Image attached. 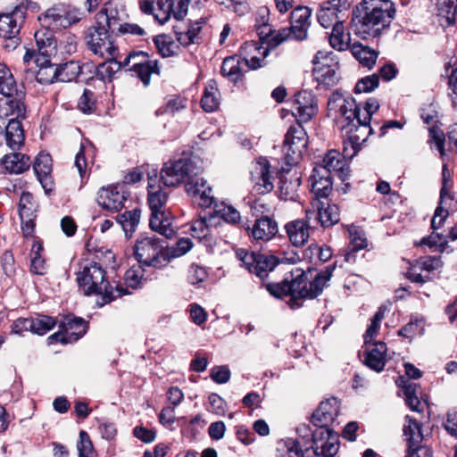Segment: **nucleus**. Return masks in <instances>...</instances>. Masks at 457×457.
Segmentation results:
<instances>
[{
    "label": "nucleus",
    "instance_id": "37",
    "mask_svg": "<svg viewBox=\"0 0 457 457\" xmlns=\"http://www.w3.org/2000/svg\"><path fill=\"white\" fill-rule=\"evenodd\" d=\"M2 163L4 169L10 173H22L30 166V159L21 153H14L5 154L3 157Z\"/></svg>",
    "mask_w": 457,
    "mask_h": 457
},
{
    "label": "nucleus",
    "instance_id": "10",
    "mask_svg": "<svg viewBox=\"0 0 457 457\" xmlns=\"http://www.w3.org/2000/svg\"><path fill=\"white\" fill-rule=\"evenodd\" d=\"M236 255L250 273L261 278L267 277L268 273L278 264L277 258L273 255L249 252L243 248L237 249Z\"/></svg>",
    "mask_w": 457,
    "mask_h": 457
},
{
    "label": "nucleus",
    "instance_id": "64",
    "mask_svg": "<svg viewBox=\"0 0 457 457\" xmlns=\"http://www.w3.org/2000/svg\"><path fill=\"white\" fill-rule=\"evenodd\" d=\"M79 457H92L94 453L93 445L86 431H80L79 441L77 445Z\"/></svg>",
    "mask_w": 457,
    "mask_h": 457
},
{
    "label": "nucleus",
    "instance_id": "36",
    "mask_svg": "<svg viewBox=\"0 0 457 457\" xmlns=\"http://www.w3.org/2000/svg\"><path fill=\"white\" fill-rule=\"evenodd\" d=\"M300 185L301 179L296 173L282 177L278 187L279 198L284 201H295Z\"/></svg>",
    "mask_w": 457,
    "mask_h": 457
},
{
    "label": "nucleus",
    "instance_id": "4",
    "mask_svg": "<svg viewBox=\"0 0 457 457\" xmlns=\"http://www.w3.org/2000/svg\"><path fill=\"white\" fill-rule=\"evenodd\" d=\"M168 195L159 187L148 184V205L151 210L149 225L152 230L159 233L166 238H171L175 235V229L169 215L163 210Z\"/></svg>",
    "mask_w": 457,
    "mask_h": 457
},
{
    "label": "nucleus",
    "instance_id": "27",
    "mask_svg": "<svg viewBox=\"0 0 457 457\" xmlns=\"http://www.w3.org/2000/svg\"><path fill=\"white\" fill-rule=\"evenodd\" d=\"M387 347L382 341L366 345L365 364L371 370L380 372L386 362Z\"/></svg>",
    "mask_w": 457,
    "mask_h": 457
},
{
    "label": "nucleus",
    "instance_id": "46",
    "mask_svg": "<svg viewBox=\"0 0 457 457\" xmlns=\"http://www.w3.org/2000/svg\"><path fill=\"white\" fill-rule=\"evenodd\" d=\"M339 449L337 436L333 433L331 428H328V434L324 439L319 443V455L323 457H334Z\"/></svg>",
    "mask_w": 457,
    "mask_h": 457
},
{
    "label": "nucleus",
    "instance_id": "34",
    "mask_svg": "<svg viewBox=\"0 0 457 457\" xmlns=\"http://www.w3.org/2000/svg\"><path fill=\"white\" fill-rule=\"evenodd\" d=\"M50 57H37L35 61L38 67L36 79L40 84H52L57 80L58 66L52 64Z\"/></svg>",
    "mask_w": 457,
    "mask_h": 457
},
{
    "label": "nucleus",
    "instance_id": "14",
    "mask_svg": "<svg viewBox=\"0 0 457 457\" xmlns=\"http://www.w3.org/2000/svg\"><path fill=\"white\" fill-rule=\"evenodd\" d=\"M328 108L330 112L338 113L345 120L358 122V104L352 96H345L339 92H333L328 101Z\"/></svg>",
    "mask_w": 457,
    "mask_h": 457
},
{
    "label": "nucleus",
    "instance_id": "30",
    "mask_svg": "<svg viewBox=\"0 0 457 457\" xmlns=\"http://www.w3.org/2000/svg\"><path fill=\"white\" fill-rule=\"evenodd\" d=\"M55 30L43 27L35 33V40L41 57H50L56 54L57 42L54 36Z\"/></svg>",
    "mask_w": 457,
    "mask_h": 457
},
{
    "label": "nucleus",
    "instance_id": "52",
    "mask_svg": "<svg viewBox=\"0 0 457 457\" xmlns=\"http://www.w3.org/2000/svg\"><path fill=\"white\" fill-rule=\"evenodd\" d=\"M56 323L53 317L38 314L31 318L32 333L43 336L53 329Z\"/></svg>",
    "mask_w": 457,
    "mask_h": 457
},
{
    "label": "nucleus",
    "instance_id": "19",
    "mask_svg": "<svg viewBox=\"0 0 457 457\" xmlns=\"http://www.w3.org/2000/svg\"><path fill=\"white\" fill-rule=\"evenodd\" d=\"M317 111V100L311 91L304 90L295 95L294 114L299 121H309Z\"/></svg>",
    "mask_w": 457,
    "mask_h": 457
},
{
    "label": "nucleus",
    "instance_id": "63",
    "mask_svg": "<svg viewBox=\"0 0 457 457\" xmlns=\"http://www.w3.org/2000/svg\"><path fill=\"white\" fill-rule=\"evenodd\" d=\"M416 388L417 386L414 383H408L404 386L405 401L412 411L420 412L422 411L420 408L421 403L416 395Z\"/></svg>",
    "mask_w": 457,
    "mask_h": 457
},
{
    "label": "nucleus",
    "instance_id": "59",
    "mask_svg": "<svg viewBox=\"0 0 457 457\" xmlns=\"http://www.w3.org/2000/svg\"><path fill=\"white\" fill-rule=\"evenodd\" d=\"M193 246V243L189 238H180L176 243L174 247L169 248L166 246V251L169 255V263L174 258L179 257L187 253Z\"/></svg>",
    "mask_w": 457,
    "mask_h": 457
},
{
    "label": "nucleus",
    "instance_id": "22",
    "mask_svg": "<svg viewBox=\"0 0 457 457\" xmlns=\"http://www.w3.org/2000/svg\"><path fill=\"white\" fill-rule=\"evenodd\" d=\"M269 54V49L256 42H245L240 48L242 62L251 70L262 66V62Z\"/></svg>",
    "mask_w": 457,
    "mask_h": 457
},
{
    "label": "nucleus",
    "instance_id": "8",
    "mask_svg": "<svg viewBox=\"0 0 457 457\" xmlns=\"http://www.w3.org/2000/svg\"><path fill=\"white\" fill-rule=\"evenodd\" d=\"M109 30L104 25L96 22V25L87 29L85 42L87 48L95 54L113 59L118 53V48L114 45Z\"/></svg>",
    "mask_w": 457,
    "mask_h": 457
},
{
    "label": "nucleus",
    "instance_id": "56",
    "mask_svg": "<svg viewBox=\"0 0 457 457\" xmlns=\"http://www.w3.org/2000/svg\"><path fill=\"white\" fill-rule=\"evenodd\" d=\"M353 126L355 127V129L354 130L353 129H350L349 136H348L349 142H345L344 148H343L344 157L348 158V159H352L358 153V151L360 149V145L362 142H365L367 140V138H366L365 140H358V143L353 142V140L351 138L352 136H353V135L361 136V130H360V124L357 123V126L356 125H353Z\"/></svg>",
    "mask_w": 457,
    "mask_h": 457
},
{
    "label": "nucleus",
    "instance_id": "24",
    "mask_svg": "<svg viewBox=\"0 0 457 457\" xmlns=\"http://www.w3.org/2000/svg\"><path fill=\"white\" fill-rule=\"evenodd\" d=\"M24 129L21 120L17 119L10 120L5 129H2L0 144L5 143L11 150L18 151L24 145Z\"/></svg>",
    "mask_w": 457,
    "mask_h": 457
},
{
    "label": "nucleus",
    "instance_id": "33",
    "mask_svg": "<svg viewBox=\"0 0 457 457\" xmlns=\"http://www.w3.org/2000/svg\"><path fill=\"white\" fill-rule=\"evenodd\" d=\"M311 205L318 210L319 221L322 227H330L339 221L337 205L325 204L318 199H314Z\"/></svg>",
    "mask_w": 457,
    "mask_h": 457
},
{
    "label": "nucleus",
    "instance_id": "55",
    "mask_svg": "<svg viewBox=\"0 0 457 457\" xmlns=\"http://www.w3.org/2000/svg\"><path fill=\"white\" fill-rule=\"evenodd\" d=\"M187 100L179 96H171L167 100L164 105L156 111V115L170 114L173 115L186 108Z\"/></svg>",
    "mask_w": 457,
    "mask_h": 457
},
{
    "label": "nucleus",
    "instance_id": "11",
    "mask_svg": "<svg viewBox=\"0 0 457 457\" xmlns=\"http://www.w3.org/2000/svg\"><path fill=\"white\" fill-rule=\"evenodd\" d=\"M308 144V136L301 124L291 126L286 136L283 145L286 162L295 165L301 160Z\"/></svg>",
    "mask_w": 457,
    "mask_h": 457
},
{
    "label": "nucleus",
    "instance_id": "15",
    "mask_svg": "<svg viewBox=\"0 0 457 457\" xmlns=\"http://www.w3.org/2000/svg\"><path fill=\"white\" fill-rule=\"evenodd\" d=\"M127 200L124 186L116 185L103 187L97 194V203L104 209L119 212L124 207Z\"/></svg>",
    "mask_w": 457,
    "mask_h": 457
},
{
    "label": "nucleus",
    "instance_id": "35",
    "mask_svg": "<svg viewBox=\"0 0 457 457\" xmlns=\"http://www.w3.org/2000/svg\"><path fill=\"white\" fill-rule=\"evenodd\" d=\"M0 94L6 98L21 96L23 92L18 89L16 81L8 67L0 62Z\"/></svg>",
    "mask_w": 457,
    "mask_h": 457
},
{
    "label": "nucleus",
    "instance_id": "45",
    "mask_svg": "<svg viewBox=\"0 0 457 457\" xmlns=\"http://www.w3.org/2000/svg\"><path fill=\"white\" fill-rule=\"evenodd\" d=\"M34 170L44 187L52 170V159L48 154H39L34 162Z\"/></svg>",
    "mask_w": 457,
    "mask_h": 457
},
{
    "label": "nucleus",
    "instance_id": "13",
    "mask_svg": "<svg viewBox=\"0 0 457 457\" xmlns=\"http://www.w3.org/2000/svg\"><path fill=\"white\" fill-rule=\"evenodd\" d=\"M187 194L202 208H209L215 203L212 188L207 181L198 175H194L185 185Z\"/></svg>",
    "mask_w": 457,
    "mask_h": 457
},
{
    "label": "nucleus",
    "instance_id": "41",
    "mask_svg": "<svg viewBox=\"0 0 457 457\" xmlns=\"http://www.w3.org/2000/svg\"><path fill=\"white\" fill-rule=\"evenodd\" d=\"M202 21H196L191 23L186 30H179L175 27V34L178 42L182 46H189L191 44H198L200 42L199 33L202 29Z\"/></svg>",
    "mask_w": 457,
    "mask_h": 457
},
{
    "label": "nucleus",
    "instance_id": "39",
    "mask_svg": "<svg viewBox=\"0 0 457 457\" xmlns=\"http://www.w3.org/2000/svg\"><path fill=\"white\" fill-rule=\"evenodd\" d=\"M403 434L408 443V447L424 446L421 445L423 434L421 427L414 419L406 416L405 424L403 426Z\"/></svg>",
    "mask_w": 457,
    "mask_h": 457
},
{
    "label": "nucleus",
    "instance_id": "31",
    "mask_svg": "<svg viewBox=\"0 0 457 457\" xmlns=\"http://www.w3.org/2000/svg\"><path fill=\"white\" fill-rule=\"evenodd\" d=\"M285 229L287 231L289 241L295 246L304 245L310 237V225L303 221V220H295L286 224Z\"/></svg>",
    "mask_w": 457,
    "mask_h": 457
},
{
    "label": "nucleus",
    "instance_id": "60",
    "mask_svg": "<svg viewBox=\"0 0 457 457\" xmlns=\"http://www.w3.org/2000/svg\"><path fill=\"white\" fill-rule=\"evenodd\" d=\"M78 108L85 114H90L96 108L94 93L89 89H84L82 96L78 102Z\"/></svg>",
    "mask_w": 457,
    "mask_h": 457
},
{
    "label": "nucleus",
    "instance_id": "23",
    "mask_svg": "<svg viewBox=\"0 0 457 457\" xmlns=\"http://www.w3.org/2000/svg\"><path fill=\"white\" fill-rule=\"evenodd\" d=\"M298 438L295 441H301L300 446L304 451L313 450L315 455H319V443L324 439V436L328 434V428H316L312 431L311 428L306 424H301L296 428Z\"/></svg>",
    "mask_w": 457,
    "mask_h": 457
},
{
    "label": "nucleus",
    "instance_id": "54",
    "mask_svg": "<svg viewBox=\"0 0 457 457\" xmlns=\"http://www.w3.org/2000/svg\"><path fill=\"white\" fill-rule=\"evenodd\" d=\"M154 18L160 24H164L171 16L174 0H154Z\"/></svg>",
    "mask_w": 457,
    "mask_h": 457
},
{
    "label": "nucleus",
    "instance_id": "38",
    "mask_svg": "<svg viewBox=\"0 0 457 457\" xmlns=\"http://www.w3.org/2000/svg\"><path fill=\"white\" fill-rule=\"evenodd\" d=\"M300 444L301 441L292 438L279 440L276 445V457H304L307 451Z\"/></svg>",
    "mask_w": 457,
    "mask_h": 457
},
{
    "label": "nucleus",
    "instance_id": "29",
    "mask_svg": "<svg viewBox=\"0 0 457 457\" xmlns=\"http://www.w3.org/2000/svg\"><path fill=\"white\" fill-rule=\"evenodd\" d=\"M278 231V223L268 215L257 219L251 228L250 236L255 240L269 241Z\"/></svg>",
    "mask_w": 457,
    "mask_h": 457
},
{
    "label": "nucleus",
    "instance_id": "48",
    "mask_svg": "<svg viewBox=\"0 0 457 457\" xmlns=\"http://www.w3.org/2000/svg\"><path fill=\"white\" fill-rule=\"evenodd\" d=\"M141 216V211L135 208L131 211L125 212L124 213L117 216V222L121 226L125 234L133 233L137 227Z\"/></svg>",
    "mask_w": 457,
    "mask_h": 457
},
{
    "label": "nucleus",
    "instance_id": "44",
    "mask_svg": "<svg viewBox=\"0 0 457 457\" xmlns=\"http://www.w3.org/2000/svg\"><path fill=\"white\" fill-rule=\"evenodd\" d=\"M351 51L353 56L359 62L368 68H371L378 58V53L368 46H364L361 43H354L351 46Z\"/></svg>",
    "mask_w": 457,
    "mask_h": 457
},
{
    "label": "nucleus",
    "instance_id": "1",
    "mask_svg": "<svg viewBox=\"0 0 457 457\" xmlns=\"http://www.w3.org/2000/svg\"><path fill=\"white\" fill-rule=\"evenodd\" d=\"M336 269L335 264L328 265L320 271L300 268L294 269L290 277L285 278L280 283H270L267 291L277 298L290 295L288 304L291 308H298L304 299L318 297L328 285Z\"/></svg>",
    "mask_w": 457,
    "mask_h": 457
},
{
    "label": "nucleus",
    "instance_id": "49",
    "mask_svg": "<svg viewBox=\"0 0 457 457\" xmlns=\"http://www.w3.org/2000/svg\"><path fill=\"white\" fill-rule=\"evenodd\" d=\"M344 156L337 151L330 150L327 153L323 159V164L317 165L316 168H324L327 170L328 173L331 175L332 171L339 172L343 170L345 165Z\"/></svg>",
    "mask_w": 457,
    "mask_h": 457
},
{
    "label": "nucleus",
    "instance_id": "58",
    "mask_svg": "<svg viewBox=\"0 0 457 457\" xmlns=\"http://www.w3.org/2000/svg\"><path fill=\"white\" fill-rule=\"evenodd\" d=\"M424 330V320L422 318H412L409 323L403 327L398 335L406 338H412L416 335H421Z\"/></svg>",
    "mask_w": 457,
    "mask_h": 457
},
{
    "label": "nucleus",
    "instance_id": "6",
    "mask_svg": "<svg viewBox=\"0 0 457 457\" xmlns=\"http://www.w3.org/2000/svg\"><path fill=\"white\" fill-rule=\"evenodd\" d=\"M83 12L77 7L70 4H56L48 8L38 17L41 26L50 28L52 30H62L78 23Z\"/></svg>",
    "mask_w": 457,
    "mask_h": 457
},
{
    "label": "nucleus",
    "instance_id": "28",
    "mask_svg": "<svg viewBox=\"0 0 457 457\" xmlns=\"http://www.w3.org/2000/svg\"><path fill=\"white\" fill-rule=\"evenodd\" d=\"M118 56V54L116 56L112 59L111 57H105L107 59V62H104L98 65L97 67V75L103 79V80H112L113 75L118 72L121 67L123 66H129L130 62L137 57L142 56L145 57V54L143 52L141 53H133L129 54L123 62H119L116 60Z\"/></svg>",
    "mask_w": 457,
    "mask_h": 457
},
{
    "label": "nucleus",
    "instance_id": "12",
    "mask_svg": "<svg viewBox=\"0 0 457 457\" xmlns=\"http://www.w3.org/2000/svg\"><path fill=\"white\" fill-rule=\"evenodd\" d=\"M128 14L124 4L120 0H110L96 14V23L104 25L110 31L115 32Z\"/></svg>",
    "mask_w": 457,
    "mask_h": 457
},
{
    "label": "nucleus",
    "instance_id": "2",
    "mask_svg": "<svg viewBox=\"0 0 457 457\" xmlns=\"http://www.w3.org/2000/svg\"><path fill=\"white\" fill-rule=\"evenodd\" d=\"M395 12L390 0H363L353 12L351 29L362 39L378 37Z\"/></svg>",
    "mask_w": 457,
    "mask_h": 457
},
{
    "label": "nucleus",
    "instance_id": "50",
    "mask_svg": "<svg viewBox=\"0 0 457 457\" xmlns=\"http://www.w3.org/2000/svg\"><path fill=\"white\" fill-rule=\"evenodd\" d=\"M438 15L445 18L446 25L455 22L457 12V0H436Z\"/></svg>",
    "mask_w": 457,
    "mask_h": 457
},
{
    "label": "nucleus",
    "instance_id": "3",
    "mask_svg": "<svg viewBox=\"0 0 457 457\" xmlns=\"http://www.w3.org/2000/svg\"><path fill=\"white\" fill-rule=\"evenodd\" d=\"M79 286L83 288L85 295H100L97 301L99 306H104L117 297L129 294L121 286L113 287L106 278L105 270L96 262L85 265L77 274Z\"/></svg>",
    "mask_w": 457,
    "mask_h": 457
},
{
    "label": "nucleus",
    "instance_id": "43",
    "mask_svg": "<svg viewBox=\"0 0 457 457\" xmlns=\"http://www.w3.org/2000/svg\"><path fill=\"white\" fill-rule=\"evenodd\" d=\"M132 69L145 87H147L150 84V77L152 74H159L157 62L153 60L133 62Z\"/></svg>",
    "mask_w": 457,
    "mask_h": 457
},
{
    "label": "nucleus",
    "instance_id": "47",
    "mask_svg": "<svg viewBox=\"0 0 457 457\" xmlns=\"http://www.w3.org/2000/svg\"><path fill=\"white\" fill-rule=\"evenodd\" d=\"M219 104V91L216 87L215 82L212 81L205 87L203 97L201 99V105L205 112H211L217 110Z\"/></svg>",
    "mask_w": 457,
    "mask_h": 457
},
{
    "label": "nucleus",
    "instance_id": "57",
    "mask_svg": "<svg viewBox=\"0 0 457 457\" xmlns=\"http://www.w3.org/2000/svg\"><path fill=\"white\" fill-rule=\"evenodd\" d=\"M154 44L162 57L175 54L178 46L166 35H159L154 38Z\"/></svg>",
    "mask_w": 457,
    "mask_h": 457
},
{
    "label": "nucleus",
    "instance_id": "16",
    "mask_svg": "<svg viewBox=\"0 0 457 457\" xmlns=\"http://www.w3.org/2000/svg\"><path fill=\"white\" fill-rule=\"evenodd\" d=\"M329 54L332 53L319 51L312 61L316 79L328 87L334 86L338 81L336 70L329 64V62L332 61V59H328Z\"/></svg>",
    "mask_w": 457,
    "mask_h": 457
},
{
    "label": "nucleus",
    "instance_id": "5",
    "mask_svg": "<svg viewBox=\"0 0 457 457\" xmlns=\"http://www.w3.org/2000/svg\"><path fill=\"white\" fill-rule=\"evenodd\" d=\"M134 254L141 266L160 270L169 264L166 245L156 237L137 239L134 246Z\"/></svg>",
    "mask_w": 457,
    "mask_h": 457
},
{
    "label": "nucleus",
    "instance_id": "32",
    "mask_svg": "<svg viewBox=\"0 0 457 457\" xmlns=\"http://www.w3.org/2000/svg\"><path fill=\"white\" fill-rule=\"evenodd\" d=\"M320 24L324 28L334 27L345 21V14L336 4L330 2L324 3L317 14Z\"/></svg>",
    "mask_w": 457,
    "mask_h": 457
},
{
    "label": "nucleus",
    "instance_id": "18",
    "mask_svg": "<svg viewBox=\"0 0 457 457\" xmlns=\"http://www.w3.org/2000/svg\"><path fill=\"white\" fill-rule=\"evenodd\" d=\"M339 411V403L336 398H330L320 403L312 416V422L319 428H329Z\"/></svg>",
    "mask_w": 457,
    "mask_h": 457
},
{
    "label": "nucleus",
    "instance_id": "9",
    "mask_svg": "<svg viewBox=\"0 0 457 457\" xmlns=\"http://www.w3.org/2000/svg\"><path fill=\"white\" fill-rule=\"evenodd\" d=\"M24 20L25 12L21 7L0 14V37L5 40V48L13 50L20 45L19 33Z\"/></svg>",
    "mask_w": 457,
    "mask_h": 457
},
{
    "label": "nucleus",
    "instance_id": "40",
    "mask_svg": "<svg viewBox=\"0 0 457 457\" xmlns=\"http://www.w3.org/2000/svg\"><path fill=\"white\" fill-rule=\"evenodd\" d=\"M242 62V57L237 55L225 58L220 69L222 76L228 78L230 81H238L243 76Z\"/></svg>",
    "mask_w": 457,
    "mask_h": 457
},
{
    "label": "nucleus",
    "instance_id": "21",
    "mask_svg": "<svg viewBox=\"0 0 457 457\" xmlns=\"http://www.w3.org/2000/svg\"><path fill=\"white\" fill-rule=\"evenodd\" d=\"M59 328L62 331L66 343H75L87 332V323L82 318L73 315L63 316L59 321Z\"/></svg>",
    "mask_w": 457,
    "mask_h": 457
},
{
    "label": "nucleus",
    "instance_id": "25",
    "mask_svg": "<svg viewBox=\"0 0 457 457\" xmlns=\"http://www.w3.org/2000/svg\"><path fill=\"white\" fill-rule=\"evenodd\" d=\"M312 11L307 6L295 7L290 16V23L294 33V39L303 40L307 37L310 27V17Z\"/></svg>",
    "mask_w": 457,
    "mask_h": 457
},
{
    "label": "nucleus",
    "instance_id": "42",
    "mask_svg": "<svg viewBox=\"0 0 457 457\" xmlns=\"http://www.w3.org/2000/svg\"><path fill=\"white\" fill-rule=\"evenodd\" d=\"M350 34L345 32L344 22L332 28L329 35L330 46L337 51H345L350 48Z\"/></svg>",
    "mask_w": 457,
    "mask_h": 457
},
{
    "label": "nucleus",
    "instance_id": "53",
    "mask_svg": "<svg viewBox=\"0 0 457 457\" xmlns=\"http://www.w3.org/2000/svg\"><path fill=\"white\" fill-rule=\"evenodd\" d=\"M215 212L227 223L237 225L241 221L240 212L232 205H228L223 203L217 204L214 203Z\"/></svg>",
    "mask_w": 457,
    "mask_h": 457
},
{
    "label": "nucleus",
    "instance_id": "61",
    "mask_svg": "<svg viewBox=\"0 0 457 457\" xmlns=\"http://www.w3.org/2000/svg\"><path fill=\"white\" fill-rule=\"evenodd\" d=\"M379 79L378 74H372L360 79L354 87L355 93H369L378 87Z\"/></svg>",
    "mask_w": 457,
    "mask_h": 457
},
{
    "label": "nucleus",
    "instance_id": "26",
    "mask_svg": "<svg viewBox=\"0 0 457 457\" xmlns=\"http://www.w3.org/2000/svg\"><path fill=\"white\" fill-rule=\"evenodd\" d=\"M310 179L315 199L327 198L332 190L331 177L327 170L314 167Z\"/></svg>",
    "mask_w": 457,
    "mask_h": 457
},
{
    "label": "nucleus",
    "instance_id": "17",
    "mask_svg": "<svg viewBox=\"0 0 457 457\" xmlns=\"http://www.w3.org/2000/svg\"><path fill=\"white\" fill-rule=\"evenodd\" d=\"M251 174L253 190L257 194L265 195L273 190V177L270 174V164L266 159L261 158L255 163Z\"/></svg>",
    "mask_w": 457,
    "mask_h": 457
},
{
    "label": "nucleus",
    "instance_id": "51",
    "mask_svg": "<svg viewBox=\"0 0 457 457\" xmlns=\"http://www.w3.org/2000/svg\"><path fill=\"white\" fill-rule=\"evenodd\" d=\"M81 72V67L78 62L71 61L58 66L57 80L70 82L74 80Z\"/></svg>",
    "mask_w": 457,
    "mask_h": 457
},
{
    "label": "nucleus",
    "instance_id": "20",
    "mask_svg": "<svg viewBox=\"0 0 457 457\" xmlns=\"http://www.w3.org/2000/svg\"><path fill=\"white\" fill-rule=\"evenodd\" d=\"M378 109V101L374 97L367 99L363 107H361V105L358 104V123L360 124L361 136H352L351 138L354 143H358V140H365L372 133L373 129L370 127V120L372 115L377 112Z\"/></svg>",
    "mask_w": 457,
    "mask_h": 457
},
{
    "label": "nucleus",
    "instance_id": "62",
    "mask_svg": "<svg viewBox=\"0 0 457 457\" xmlns=\"http://www.w3.org/2000/svg\"><path fill=\"white\" fill-rule=\"evenodd\" d=\"M274 210L273 204L271 201H269L266 198H257L251 204V211L253 215L258 217L261 215H268L271 213Z\"/></svg>",
    "mask_w": 457,
    "mask_h": 457
},
{
    "label": "nucleus",
    "instance_id": "7",
    "mask_svg": "<svg viewBox=\"0 0 457 457\" xmlns=\"http://www.w3.org/2000/svg\"><path fill=\"white\" fill-rule=\"evenodd\" d=\"M199 169L188 158H180L165 162L161 170V180L166 187L186 185L194 175H198Z\"/></svg>",
    "mask_w": 457,
    "mask_h": 457
}]
</instances>
